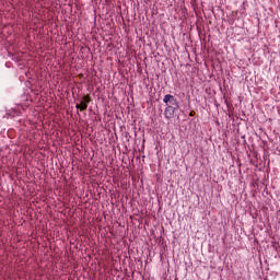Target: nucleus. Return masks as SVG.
I'll list each match as a JSON object with an SVG mask.
<instances>
[{"label": "nucleus", "instance_id": "obj_3", "mask_svg": "<svg viewBox=\"0 0 280 280\" xmlns=\"http://www.w3.org/2000/svg\"><path fill=\"white\" fill-rule=\"evenodd\" d=\"M179 107H174L171 105H166V108L164 109V116L166 119H172L174 117L176 110H178Z\"/></svg>", "mask_w": 280, "mask_h": 280}, {"label": "nucleus", "instance_id": "obj_1", "mask_svg": "<svg viewBox=\"0 0 280 280\" xmlns=\"http://www.w3.org/2000/svg\"><path fill=\"white\" fill-rule=\"evenodd\" d=\"M89 104H91V96L84 95L82 96L80 103L75 105V108H78L82 113L89 108Z\"/></svg>", "mask_w": 280, "mask_h": 280}, {"label": "nucleus", "instance_id": "obj_2", "mask_svg": "<svg viewBox=\"0 0 280 280\" xmlns=\"http://www.w3.org/2000/svg\"><path fill=\"white\" fill-rule=\"evenodd\" d=\"M163 102H164V104H166V106H173L175 108H180L178 101L172 94H166L163 98Z\"/></svg>", "mask_w": 280, "mask_h": 280}]
</instances>
